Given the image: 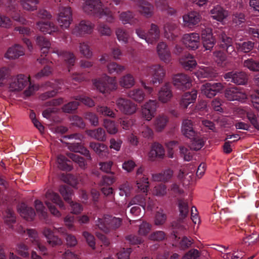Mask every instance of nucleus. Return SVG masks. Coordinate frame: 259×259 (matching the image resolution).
<instances>
[{"label":"nucleus","instance_id":"0e129e2a","mask_svg":"<svg viewBox=\"0 0 259 259\" xmlns=\"http://www.w3.org/2000/svg\"><path fill=\"white\" fill-rule=\"evenodd\" d=\"M16 251L23 257L29 256L28 247L25 243L21 242L17 244L16 247Z\"/></svg>","mask_w":259,"mask_h":259},{"label":"nucleus","instance_id":"79ce46f5","mask_svg":"<svg viewBox=\"0 0 259 259\" xmlns=\"http://www.w3.org/2000/svg\"><path fill=\"white\" fill-rule=\"evenodd\" d=\"M11 76V70L7 67L0 68V87H4Z\"/></svg>","mask_w":259,"mask_h":259},{"label":"nucleus","instance_id":"2f4dec72","mask_svg":"<svg viewBox=\"0 0 259 259\" xmlns=\"http://www.w3.org/2000/svg\"><path fill=\"white\" fill-rule=\"evenodd\" d=\"M232 39L228 37L225 33H222L221 35V42L220 46L222 48H226L227 51L228 53L232 56L236 54L233 47L232 46Z\"/></svg>","mask_w":259,"mask_h":259},{"label":"nucleus","instance_id":"4468645a","mask_svg":"<svg viewBox=\"0 0 259 259\" xmlns=\"http://www.w3.org/2000/svg\"><path fill=\"white\" fill-rule=\"evenodd\" d=\"M94 25L90 21L81 20L76 24L72 30V33L76 36L90 34L93 31Z\"/></svg>","mask_w":259,"mask_h":259},{"label":"nucleus","instance_id":"7c9ffc66","mask_svg":"<svg viewBox=\"0 0 259 259\" xmlns=\"http://www.w3.org/2000/svg\"><path fill=\"white\" fill-rule=\"evenodd\" d=\"M118 82L121 87L125 89H130L135 84L136 81L133 75L128 73L120 77Z\"/></svg>","mask_w":259,"mask_h":259},{"label":"nucleus","instance_id":"69168bd1","mask_svg":"<svg viewBox=\"0 0 259 259\" xmlns=\"http://www.w3.org/2000/svg\"><path fill=\"white\" fill-rule=\"evenodd\" d=\"M116 34L119 41L124 44L128 42L129 35L125 30L118 28L116 31Z\"/></svg>","mask_w":259,"mask_h":259},{"label":"nucleus","instance_id":"e433bc0d","mask_svg":"<svg viewBox=\"0 0 259 259\" xmlns=\"http://www.w3.org/2000/svg\"><path fill=\"white\" fill-rule=\"evenodd\" d=\"M176 25L173 23H167L165 24L163 27L164 36L169 40H173L176 37L173 33V31L176 28Z\"/></svg>","mask_w":259,"mask_h":259},{"label":"nucleus","instance_id":"c85d7f7f","mask_svg":"<svg viewBox=\"0 0 259 259\" xmlns=\"http://www.w3.org/2000/svg\"><path fill=\"white\" fill-rule=\"evenodd\" d=\"M195 74L198 78H203L214 77L215 73L212 67L201 66Z\"/></svg>","mask_w":259,"mask_h":259},{"label":"nucleus","instance_id":"412c9836","mask_svg":"<svg viewBox=\"0 0 259 259\" xmlns=\"http://www.w3.org/2000/svg\"><path fill=\"white\" fill-rule=\"evenodd\" d=\"M172 97V93L170 85L166 83L159 90L157 94L158 101L162 103H166L170 101Z\"/></svg>","mask_w":259,"mask_h":259},{"label":"nucleus","instance_id":"72a5a7b5","mask_svg":"<svg viewBox=\"0 0 259 259\" xmlns=\"http://www.w3.org/2000/svg\"><path fill=\"white\" fill-rule=\"evenodd\" d=\"M37 28L44 33L52 34L58 30V27L50 22H39L37 23Z\"/></svg>","mask_w":259,"mask_h":259},{"label":"nucleus","instance_id":"338daca9","mask_svg":"<svg viewBox=\"0 0 259 259\" xmlns=\"http://www.w3.org/2000/svg\"><path fill=\"white\" fill-rule=\"evenodd\" d=\"M180 154L185 161H189L193 157V153L187 148L183 146L179 147Z\"/></svg>","mask_w":259,"mask_h":259},{"label":"nucleus","instance_id":"2eb2a0df","mask_svg":"<svg viewBox=\"0 0 259 259\" xmlns=\"http://www.w3.org/2000/svg\"><path fill=\"white\" fill-rule=\"evenodd\" d=\"M225 97L230 101H243L247 98L244 91L237 87L229 88L225 92Z\"/></svg>","mask_w":259,"mask_h":259},{"label":"nucleus","instance_id":"423d86ee","mask_svg":"<svg viewBox=\"0 0 259 259\" xmlns=\"http://www.w3.org/2000/svg\"><path fill=\"white\" fill-rule=\"evenodd\" d=\"M137 35L143 39L148 45L154 44L160 37V31L158 26L154 24H151V28L147 34L140 28L136 30Z\"/></svg>","mask_w":259,"mask_h":259},{"label":"nucleus","instance_id":"de8ad7c7","mask_svg":"<svg viewBox=\"0 0 259 259\" xmlns=\"http://www.w3.org/2000/svg\"><path fill=\"white\" fill-rule=\"evenodd\" d=\"M107 70L110 74H119L125 70V67L115 62L109 63L107 66Z\"/></svg>","mask_w":259,"mask_h":259},{"label":"nucleus","instance_id":"4be33fe9","mask_svg":"<svg viewBox=\"0 0 259 259\" xmlns=\"http://www.w3.org/2000/svg\"><path fill=\"white\" fill-rule=\"evenodd\" d=\"M42 234L46 238L48 244L52 247L60 246L63 244L62 240L54 235V232L49 228H45Z\"/></svg>","mask_w":259,"mask_h":259},{"label":"nucleus","instance_id":"20e7f679","mask_svg":"<svg viewBox=\"0 0 259 259\" xmlns=\"http://www.w3.org/2000/svg\"><path fill=\"white\" fill-rule=\"evenodd\" d=\"M45 198V203L51 213L56 217H60L61 213L51 203L55 204L61 209H65L64 204L59 194L52 190H49L46 194Z\"/></svg>","mask_w":259,"mask_h":259},{"label":"nucleus","instance_id":"c756f323","mask_svg":"<svg viewBox=\"0 0 259 259\" xmlns=\"http://www.w3.org/2000/svg\"><path fill=\"white\" fill-rule=\"evenodd\" d=\"M182 132L185 136L190 139L196 135L191 120L185 119L183 121L182 125Z\"/></svg>","mask_w":259,"mask_h":259},{"label":"nucleus","instance_id":"bb28decb","mask_svg":"<svg viewBox=\"0 0 259 259\" xmlns=\"http://www.w3.org/2000/svg\"><path fill=\"white\" fill-rule=\"evenodd\" d=\"M18 211L22 217L28 221L32 220L35 215L34 210L25 203H21L18 206Z\"/></svg>","mask_w":259,"mask_h":259},{"label":"nucleus","instance_id":"13d9d810","mask_svg":"<svg viewBox=\"0 0 259 259\" xmlns=\"http://www.w3.org/2000/svg\"><path fill=\"white\" fill-rule=\"evenodd\" d=\"M4 219L5 224L10 228L12 227V224L16 222L15 216L14 215L13 212L10 209H8L5 212L4 214Z\"/></svg>","mask_w":259,"mask_h":259},{"label":"nucleus","instance_id":"774afa93","mask_svg":"<svg viewBox=\"0 0 259 259\" xmlns=\"http://www.w3.org/2000/svg\"><path fill=\"white\" fill-rule=\"evenodd\" d=\"M134 18V15L131 12H123L119 15V19L123 24H130Z\"/></svg>","mask_w":259,"mask_h":259},{"label":"nucleus","instance_id":"6ab92c4d","mask_svg":"<svg viewBox=\"0 0 259 259\" xmlns=\"http://www.w3.org/2000/svg\"><path fill=\"white\" fill-rule=\"evenodd\" d=\"M211 17L218 21L223 22L229 16V12L220 5H217L210 11Z\"/></svg>","mask_w":259,"mask_h":259},{"label":"nucleus","instance_id":"603ef678","mask_svg":"<svg viewBox=\"0 0 259 259\" xmlns=\"http://www.w3.org/2000/svg\"><path fill=\"white\" fill-rule=\"evenodd\" d=\"M167 219L166 215L162 209L158 210L155 214L154 222L156 226H161L166 222Z\"/></svg>","mask_w":259,"mask_h":259},{"label":"nucleus","instance_id":"f03ea898","mask_svg":"<svg viewBox=\"0 0 259 259\" xmlns=\"http://www.w3.org/2000/svg\"><path fill=\"white\" fill-rule=\"evenodd\" d=\"M28 85V89L24 92V95L26 97L32 95L38 89V87L31 84L29 78L27 76L19 74L10 78L8 88L10 92H18L23 90Z\"/></svg>","mask_w":259,"mask_h":259},{"label":"nucleus","instance_id":"09e8293b","mask_svg":"<svg viewBox=\"0 0 259 259\" xmlns=\"http://www.w3.org/2000/svg\"><path fill=\"white\" fill-rule=\"evenodd\" d=\"M243 65L250 71L259 72V62L255 61L251 58L245 60L243 62Z\"/></svg>","mask_w":259,"mask_h":259},{"label":"nucleus","instance_id":"4d7b16f0","mask_svg":"<svg viewBox=\"0 0 259 259\" xmlns=\"http://www.w3.org/2000/svg\"><path fill=\"white\" fill-rule=\"evenodd\" d=\"M106 222H109V229L112 228L116 229L119 228L121 224L122 220L121 219L116 217H113L109 215H106Z\"/></svg>","mask_w":259,"mask_h":259},{"label":"nucleus","instance_id":"aec40b11","mask_svg":"<svg viewBox=\"0 0 259 259\" xmlns=\"http://www.w3.org/2000/svg\"><path fill=\"white\" fill-rule=\"evenodd\" d=\"M26 232L29 237L32 239V245L36 249H38L41 254L43 255L46 254L48 249L44 245L40 243L35 231L32 229H27Z\"/></svg>","mask_w":259,"mask_h":259},{"label":"nucleus","instance_id":"49530a36","mask_svg":"<svg viewBox=\"0 0 259 259\" xmlns=\"http://www.w3.org/2000/svg\"><path fill=\"white\" fill-rule=\"evenodd\" d=\"M192 141L191 145V148L194 150H200L204 144V141L202 137L198 135H195L192 138Z\"/></svg>","mask_w":259,"mask_h":259},{"label":"nucleus","instance_id":"ea45409f","mask_svg":"<svg viewBox=\"0 0 259 259\" xmlns=\"http://www.w3.org/2000/svg\"><path fill=\"white\" fill-rule=\"evenodd\" d=\"M168 118L166 116L160 115L155 118L154 126L156 131L160 132L165 127Z\"/></svg>","mask_w":259,"mask_h":259},{"label":"nucleus","instance_id":"f3484780","mask_svg":"<svg viewBox=\"0 0 259 259\" xmlns=\"http://www.w3.org/2000/svg\"><path fill=\"white\" fill-rule=\"evenodd\" d=\"M225 79L238 84H244L247 82V78L245 73L243 72H230L225 74Z\"/></svg>","mask_w":259,"mask_h":259},{"label":"nucleus","instance_id":"f8f14e48","mask_svg":"<svg viewBox=\"0 0 259 259\" xmlns=\"http://www.w3.org/2000/svg\"><path fill=\"white\" fill-rule=\"evenodd\" d=\"M201 39L205 50L211 51L216 42V39L212 34V29L209 27L202 28Z\"/></svg>","mask_w":259,"mask_h":259},{"label":"nucleus","instance_id":"a211bd4d","mask_svg":"<svg viewBox=\"0 0 259 259\" xmlns=\"http://www.w3.org/2000/svg\"><path fill=\"white\" fill-rule=\"evenodd\" d=\"M165 150L162 146L158 143H153L150 147L148 154V158L151 161H154L156 158H163Z\"/></svg>","mask_w":259,"mask_h":259},{"label":"nucleus","instance_id":"bf43d9fd","mask_svg":"<svg viewBox=\"0 0 259 259\" xmlns=\"http://www.w3.org/2000/svg\"><path fill=\"white\" fill-rule=\"evenodd\" d=\"M236 45L239 51L244 53L250 52L254 47V43L250 41L244 42L242 44L236 42Z\"/></svg>","mask_w":259,"mask_h":259},{"label":"nucleus","instance_id":"393cba45","mask_svg":"<svg viewBox=\"0 0 259 259\" xmlns=\"http://www.w3.org/2000/svg\"><path fill=\"white\" fill-rule=\"evenodd\" d=\"M137 6L139 11L146 16H151L153 13V6L145 0H138Z\"/></svg>","mask_w":259,"mask_h":259},{"label":"nucleus","instance_id":"58836bf2","mask_svg":"<svg viewBox=\"0 0 259 259\" xmlns=\"http://www.w3.org/2000/svg\"><path fill=\"white\" fill-rule=\"evenodd\" d=\"M87 134L92 138L99 141H104L106 140V134L102 128L87 131Z\"/></svg>","mask_w":259,"mask_h":259},{"label":"nucleus","instance_id":"864d4df0","mask_svg":"<svg viewBox=\"0 0 259 259\" xmlns=\"http://www.w3.org/2000/svg\"><path fill=\"white\" fill-rule=\"evenodd\" d=\"M69 149L74 152L80 153L89 157V159H91V156L89 150L78 144H73L70 145L69 146Z\"/></svg>","mask_w":259,"mask_h":259},{"label":"nucleus","instance_id":"c9c22d12","mask_svg":"<svg viewBox=\"0 0 259 259\" xmlns=\"http://www.w3.org/2000/svg\"><path fill=\"white\" fill-rule=\"evenodd\" d=\"M55 56L64 60L69 66L73 65L75 59L73 55L69 52H62L58 50L54 52Z\"/></svg>","mask_w":259,"mask_h":259},{"label":"nucleus","instance_id":"b1692460","mask_svg":"<svg viewBox=\"0 0 259 259\" xmlns=\"http://www.w3.org/2000/svg\"><path fill=\"white\" fill-rule=\"evenodd\" d=\"M157 52L162 61L166 63L170 61L171 54L166 44L163 42H159L157 46Z\"/></svg>","mask_w":259,"mask_h":259},{"label":"nucleus","instance_id":"3c124183","mask_svg":"<svg viewBox=\"0 0 259 259\" xmlns=\"http://www.w3.org/2000/svg\"><path fill=\"white\" fill-rule=\"evenodd\" d=\"M103 126L109 134L114 135L118 132L117 126L113 121L105 119L104 120Z\"/></svg>","mask_w":259,"mask_h":259},{"label":"nucleus","instance_id":"f704fd0d","mask_svg":"<svg viewBox=\"0 0 259 259\" xmlns=\"http://www.w3.org/2000/svg\"><path fill=\"white\" fill-rule=\"evenodd\" d=\"M181 65L186 70H189L196 66L197 63L194 57L191 55L182 57L179 60Z\"/></svg>","mask_w":259,"mask_h":259},{"label":"nucleus","instance_id":"a18cd8bd","mask_svg":"<svg viewBox=\"0 0 259 259\" xmlns=\"http://www.w3.org/2000/svg\"><path fill=\"white\" fill-rule=\"evenodd\" d=\"M39 0H21L20 4L24 9L28 11H34L37 9Z\"/></svg>","mask_w":259,"mask_h":259},{"label":"nucleus","instance_id":"a878e982","mask_svg":"<svg viewBox=\"0 0 259 259\" xmlns=\"http://www.w3.org/2000/svg\"><path fill=\"white\" fill-rule=\"evenodd\" d=\"M24 55L23 48L20 45H15L9 48L5 57L9 59H16Z\"/></svg>","mask_w":259,"mask_h":259},{"label":"nucleus","instance_id":"ddd939ff","mask_svg":"<svg viewBox=\"0 0 259 259\" xmlns=\"http://www.w3.org/2000/svg\"><path fill=\"white\" fill-rule=\"evenodd\" d=\"M182 42L187 48L195 50L200 46L199 34L196 32L185 34L182 37Z\"/></svg>","mask_w":259,"mask_h":259},{"label":"nucleus","instance_id":"37998d69","mask_svg":"<svg viewBox=\"0 0 259 259\" xmlns=\"http://www.w3.org/2000/svg\"><path fill=\"white\" fill-rule=\"evenodd\" d=\"M136 184L138 189L144 193L147 192L149 186L148 179L144 176L141 179L136 180Z\"/></svg>","mask_w":259,"mask_h":259},{"label":"nucleus","instance_id":"39448f33","mask_svg":"<svg viewBox=\"0 0 259 259\" xmlns=\"http://www.w3.org/2000/svg\"><path fill=\"white\" fill-rule=\"evenodd\" d=\"M57 20L61 28H69L73 21L71 8L68 6H60L58 9Z\"/></svg>","mask_w":259,"mask_h":259},{"label":"nucleus","instance_id":"052dcab7","mask_svg":"<svg viewBox=\"0 0 259 259\" xmlns=\"http://www.w3.org/2000/svg\"><path fill=\"white\" fill-rule=\"evenodd\" d=\"M35 207L38 215L43 219H45L47 212L43 203L40 200H36L34 202Z\"/></svg>","mask_w":259,"mask_h":259},{"label":"nucleus","instance_id":"e2e57ef3","mask_svg":"<svg viewBox=\"0 0 259 259\" xmlns=\"http://www.w3.org/2000/svg\"><path fill=\"white\" fill-rule=\"evenodd\" d=\"M90 147L98 155H103V153L107 150V146L101 143H91Z\"/></svg>","mask_w":259,"mask_h":259},{"label":"nucleus","instance_id":"1a4fd4ad","mask_svg":"<svg viewBox=\"0 0 259 259\" xmlns=\"http://www.w3.org/2000/svg\"><path fill=\"white\" fill-rule=\"evenodd\" d=\"M115 103L117 108L126 115H132L137 110V105L130 100L125 98H118L116 99Z\"/></svg>","mask_w":259,"mask_h":259},{"label":"nucleus","instance_id":"5fc2aeb1","mask_svg":"<svg viewBox=\"0 0 259 259\" xmlns=\"http://www.w3.org/2000/svg\"><path fill=\"white\" fill-rule=\"evenodd\" d=\"M57 163L58 167L61 169L70 170L72 169L70 162L63 155H60L58 156Z\"/></svg>","mask_w":259,"mask_h":259},{"label":"nucleus","instance_id":"cd10ccee","mask_svg":"<svg viewBox=\"0 0 259 259\" xmlns=\"http://www.w3.org/2000/svg\"><path fill=\"white\" fill-rule=\"evenodd\" d=\"M173 174L172 169L166 168L160 173L153 175L152 179L155 182H166L172 178Z\"/></svg>","mask_w":259,"mask_h":259},{"label":"nucleus","instance_id":"7ed1b4c3","mask_svg":"<svg viewBox=\"0 0 259 259\" xmlns=\"http://www.w3.org/2000/svg\"><path fill=\"white\" fill-rule=\"evenodd\" d=\"M94 86L102 94H108L117 89L115 77H111L106 74L92 80Z\"/></svg>","mask_w":259,"mask_h":259},{"label":"nucleus","instance_id":"9d476101","mask_svg":"<svg viewBox=\"0 0 259 259\" xmlns=\"http://www.w3.org/2000/svg\"><path fill=\"white\" fill-rule=\"evenodd\" d=\"M150 75L152 76L151 82L153 84H159L165 75V71L159 65H153L146 69L144 75L148 77Z\"/></svg>","mask_w":259,"mask_h":259},{"label":"nucleus","instance_id":"4c0bfd02","mask_svg":"<svg viewBox=\"0 0 259 259\" xmlns=\"http://www.w3.org/2000/svg\"><path fill=\"white\" fill-rule=\"evenodd\" d=\"M155 6L158 11H166L167 13L171 15L175 13V10L169 7L166 0H155Z\"/></svg>","mask_w":259,"mask_h":259},{"label":"nucleus","instance_id":"0eeeda50","mask_svg":"<svg viewBox=\"0 0 259 259\" xmlns=\"http://www.w3.org/2000/svg\"><path fill=\"white\" fill-rule=\"evenodd\" d=\"M192 81L191 78L185 73H177L172 76L173 85L180 90L183 91L189 89L192 85Z\"/></svg>","mask_w":259,"mask_h":259},{"label":"nucleus","instance_id":"f257e3e1","mask_svg":"<svg viewBox=\"0 0 259 259\" xmlns=\"http://www.w3.org/2000/svg\"><path fill=\"white\" fill-rule=\"evenodd\" d=\"M111 5L101 0H84L81 9L88 15L104 18L107 22L112 23L115 20V17L109 7Z\"/></svg>","mask_w":259,"mask_h":259},{"label":"nucleus","instance_id":"8fccbe9b","mask_svg":"<svg viewBox=\"0 0 259 259\" xmlns=\"http://www.w3.org/2000/svg\"><path fill=\"white\" fill-rule=\"evenodd\" d=\"M37 44L41 48V51L44 54L47 53L50 47V42L43 36H37L36 38Z\"/></svg>","mask_w":259,"mask_h":259},{"label":"nucleus","instance_id":"a19ab883","mask_svg":"<svg viewBox=\"0 0 259 259\" xmlns=\"http://www.w3.org/2000/svg\"><path fill=\"white\" fill-rule=\"evenodd\" d=\"M193 171L186 166L181 168L178 175V178L181 181L189 182L192 179Z\"/></svg>","mask_w":259,"mask_h":259},{"label":"nucleus","instance_id":"5701e85b","mask_svg":"<svg viewBox=\"0 0 259 259\" xmlns=\"http://www.w3.org/2000/svg\"><path fill=\"white\" fill-rule=\"evenodd\" d=\"M197 96V92L195 90L185 93L182 95L180 101L181 107L183 108H187L190 104L195 101Z\"/></svg>","mask_w":259,"mask_h":259},{"label":"nucleus","instance_id":"6e6d98bb","mask_svg":"<svg viewBox=\"0 0 259 259\" xmlns=\"http://www.w3.org/2000/svg\"><path fill=\"white\" fill-rule=\"evenodd\" d=\"M106 215L103 218H98L96 221V226L101 230L105 233L109 232V222H106Z\"/></svg>","mask_w":259,"mask_h":259},{"label":"nucleus","instance_id":"6e6552de","mask_svg":"<svg viewBox=\"0 0 259 259\" xmlns=\"http://www.w3.org/2000/svg\"><path fill=\"white\" fill-rule=\"evenodd\" d=\"M158 105V102L156 100H148L141 106L142 117L147 121L151 120L155 116Z\"/></svg>","mask_w":259,"mask_h":259},{"label":"nucleus","instance_id":"680f3d73","mask_svg":"<svg viewBox=\"0 0 259 259\" xmlns=\"http://www.w3.org/2000/svg\"><path fill=\"white\" fill-rule=\"evenodd\" d=\"M59 191L64 200L69 202V201L71 200L72 190L65 186H61L59 188Z\"/></svg>","mask_w":259,"mask_h":259},{"label":"nucleus","instance_id":"dca6fc26","mask_svg":"<svg viewBox=\"0 0 259 259\" xmlns=\"http://www.w3.org/2000/svg\"><path fill=\"white\" fill-rule=\"evenodd\" d=\"M201 20V16L199 13L194 11L189 12L183 16L184 26L188 28H192L197 25Z\"/></svg>","mask_w":259,"mask_h":259},{"label":"nucleus","instance_id":"473e14b6","mask_svg":"<svg viewBox=\"0 0 259 259\" xmlns=\"http://www.w3.org/2000/svg\"><path fill=\"white\" fill-rule=\"evenodd\" d=\"M127 96L135 101L141 103L145 99L146 94L142 89L136 88L130 91Z\"/></svg>","mask_w":259,"mask_h":259},{"label":"nucleus","instance_id":"9b49d317","mask_svg":"<svg viewBox=\"0 0 259 259\" xmlns=\"http://www.w3.org/2000/svg\"><path fill=\"white\" fill-rule=\"evenodd\" d=\"M224 85L220 82H206L200 88L201 94L207 98H211L221 92Z\"/></svg>","mask_w":259,"mask_h":259},{"label":"nucleus","instance_id":"c03bdc74","mask_svg":"<svg viewBox=\"0 0 259 259\" xmlns=\"http://www.w3.org/2000/svg\"><path fill=\"white\" fill-rule=\"evenodd\" d=\"M151 192L152 195L156 197H163L167 193L166 186L162 184L157 185L152 189Z\"/></svg>","mask_w":259,"mask_h":259}]
</instances>
